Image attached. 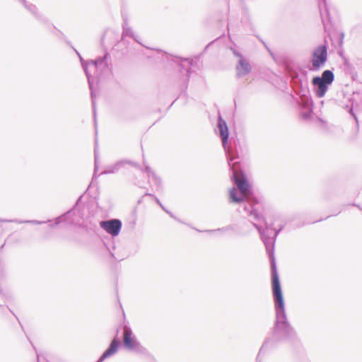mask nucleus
<instances>
[{
    "label": "nucleus",
    "mask_w": 362,
    "mask_h": 362,
    "mask_svg": "<svg viewBox=\"0 0 362 362\" xmlns=\"http://www.w3.org/2000/svg\"><path fill=\"white\" fill-rule=\"evenodd\" d=\"M272 281V290L274 303L275 320L269 336L265 338L259 353L256 362H262L260 356L264 354L266 349H273L283 342L295 344L298 341L297 333L291 326L285 310V302L280 281Z\"/></svg>",
    "instance_id": "f257e3e1"
},
{
    "label": "nucleus",
    "mask_w": 362,
    "mask_h": 362,
    "mask_svg": "<svg viewBox=\"0 0 362 362\" xmlns=\"http://www.w3.org/2000/svg\"><path fill=\"white\" fill-rule=\"evenodd\" d=\"M217 127L222 146L226 152L227 162L229 166L230 180L238 187L243 195L238 196L234 188L229 190L230 202L240 204L245 201L246 196L252 194V187L244 172L242 170L239 160L238 141H229V130L226 122L218 115Z\"/></svg>",
    "instance_id": "f03ea898"
},
{
    "label": "nucleus",
    "mask_w": 362,
    "mask_h": 362,
    "mask_svg": "<svg viewBox=\"0 0 362 362\" xmlns=\"http://www.w3.org/2000/svg\"><path fill=\"white\" fill-rule=\"evenodd\" d=\"M67 44L71 47L78 57L83 69L86 75L88 86L90 90L95 126H96V105L94 99L95 95L93 91V84L95 82L97 83L100 77L106 76L111 72V69H110L107 62L108 54L106 53L103 57H98L95 60L86 62L83 59L80 53L72 45H71L70 42L67 41Z\"/></svg>",
    "instance_id": "7ed1b4c3"
},
{
    "label": "nucleus",
    "mask_w": 362,
    "mask_h": 362,
    "mask_svg": "<svg viewBox=\"0 0 362 362\" xmlns=\"http://www.w3.org/2000/svg\"><path fill=\"white\" fill-rule=\"evenodd\" d=\"M252 225L258 230L269 256L271 267V281H275L276 279L277 281H280L274 257V246L276 238L279 233L284 229V226L281 225L278 230L271 228V230H272V233L269 231H264L262 227L255 223H252Z\"/></svg>",
    "instance_id": "20e7f679"
},
{
    "label": "nucleus",
    "mask_w": 362,
    "mask_h": 362,
    "mask_svg": "<svg viewBox=\"0 0 362 362\" xmlns=\"http://www.w3.org/2000/svg\"><path fill=\"white\" fill-rule=\"evenodd\" d=\"M82 197L81 195L78 198L72 209L56 218L54 223L51 224L50 227L57 226L63 222H68L72 225L82 226L85 219V208L80 204Z\"/></svg>",
    "instance_id": "39448f33"
},
{
    "label": "nucleus",
    "mask_w": 362,
    "mask_h": 362,
    "mask_svg": "<svg viewBox=\"0 0 362 362\" xmlns=\"http://www.w3.org/2000/svg\"><path fill=\"white\" fill-rule=\"evenodd\" d=\"M334 80V74L329 69L325 70L321 76H314L312 79V84L315 95L320 98L324 97Z\"/></svg>",
    "instance_id": "423d86ee"
},
{
    "label": "nucleus",
    "mask_w": 362,
    "mask_h": 362,
    "mask_svg": "<svg viewBox=\"0 0 362 362\" xmlns=\"http://www.w3.org/2000/svg\"><path fill=\"white\" fill-rule=\"evenodd\" d=\"M122 339L123 346L126 349L135 351L141 354L146 353V349L137 340L136 337L128 325H123Z\"/></svg>",
    "instance_id": "0eeeda50"
},
{
    "label": "nucleus",
    "mask_w": 362,
    "mask_h": 362,
    "mask_svg": "<svg viewBox=\"0 0 362 362\" xmlns=\"http://www.w3.org/2000/svg\"><path fill=\"white\" fill-rule=\"evenodd\" d=\"M172 61L175 62L178 71L180 72V75L183 76L184 77L182 79V90H181V93H185L192 73L191 68L193 66V60L189 58L173 57Z\"/></svg>",
    "instance_id": "6e6552de"
},
{
    "label": "nucleus",
    "mask_w": 362,
    "mask_h": 362,
    "mask_svg": "<svg viewBox=\"0 0 362 362\" xmlns=\"http://www.w3.org/2000/svg\"><path fill=\"white\" fill-rule=\"evenodd\" d=\"M327 48L328 46L323 44L314 49L311 55L310 70L317 71L325 66L328 58Z\"/></svg>",
    "instance_id": "1a4fd4ad"
},
{
    "label": "nucleus",
    "mask_w": 362,
    "mask_h": 362,
    "mask_svg": "<svg viewBox=\"0 0 362 362\" xmlns=\"http://www.w3.org/2000/svg\"><path fill=\"white\" fill-rule=\"evenodd\" d=\"M230 50L233 54L238 58V63L235 66L237 77L240 78L249 74L252 71V66L250 62L243 57L242 53L235 47H230Z\"/></svg>",
    "instance_id": "9d476101"
},
{
    "label": "nucleus",
    "mask_w": 362,
    "mask_h": 362,
    "mask_svg": "<svg viewBox=\"0 0 362 362\" xmlns=\"http://www.w3.org/2000/svg\"><path fill=\"white\" fill-rule=\"evenodd\" d=\"M258 204V201L256 199L250 200L245 206V211H247L249 216H252L255 221L263 220L265 229H263L264 231H269L272 233L271 228H274L272 225L268 224L266 220L262 217V216L258 213L256 205Z\"/></svg>",
    "instance_id": "9b49d317"
},
{
    "label": "nucleus",
    "mask_w": 362,
    "mask_h": 362,
    "mask_svg": "<svg viewBox=\"0 0 362 362\" xmlns=\"http://www.w3.org/2000/svg\"><path fill=\"white\" fill-rule=\"evenodd\" d=\"M100 226L112 237H116L121 231L122 223L118 218H112L107 221H100Z\"/></svg>",
    "instance_id": "f8f14e48"
},
{
    "label": "nucleus",
    "mask_w": 362,
    "mask_h": 362,
    "mask_svg": "<svg viewBox=\"0 0 362 362\" xmlns=\"http://www.w3.org/2000/svg\"><path fill=\"white\" fill-rule=\"evenodd\" d=\"M301 109L300 115L304 119H310L313 114V101L310 97L304 95L298 101Z\"/></svg>",
    "instance_id": "ddd939ff"
},
{
    "label": "nucleus",
    "mask_w": 362,
    "mask_h": 362,
    "mask_svg": "<svg viewBox=\"0 0 362 362\" xmlns=\"http://www.w3.org/2000/svg\"><path fill=\"white\" fill-rule=\"evenodd\" d=\"M127 164L130 165L134 168L141 170V165L130 160H118L115 163L110 165L107 167L106 170L101 173L102 175L105 174H114L117 173L121 168H124Z\"/></svg>",
    "instance_id": "4468645a"
},
{
    "label": "nucleus",
    "mask_w": 362,
    "mask_h": 362,
    "mask_svg": "<svg viewBox=\"0 0 362 362\" xmlns=\"http://www.w3.org/2000/svg\"><path fill=\"white\" fill-rule=\"evenodd\" d=\"M119 329H117V333L113 339L111 341L107 349L102 354L98 360L96 362H103L106 358L115 354L118 348L120 345V342L118 339Z\"/></svg>",
    "instance_id": "2eb2a0df"
},
{
    "label": "nucleus",
    "mask_w": 362,
    "mask_h": 362,
    "mask_svg": "<svg viewBox=\"0 0 362 362\" xmlns=\"http://www.w3.org/2000/svg\"><path fill=\"white\" fill-rule=\"evenodd\" d=\"M318 8L325 28H326L330 21V16L327 0H318Z\"/></svg>",
    "instance_id": "dca6fc26"
},
{
    "label": "nucleus",
    "mask_w": 362,
    "mask_h": 362,
    "mask_svg": "<svg viewBox=\"0 0 362 362\" xmlns=\"http://www.w3.org/2000/svg\"><path fill=\"white\" fill-rule=\"evenodd\" d=\"M127 36L132 37L136 42L143 46L141 42L138 40L137 37L134 35L132 28L128 25L127 20L124 19V23L122 24V38L124 39Z\"/></svg>",
    "instance_id": "f3484780"
},
{
    "label": "nucleus",
    "mask_w": 362,
    "mask_h": 362,
    "mask_svg": "<svg viewBox=\"0 0 362 362\" xmlns=\"http://www.w3.org/2000/svg\"><path fill=\"white\" fill-rule=\"evenodd\" d=\"M22 4L24 7L28 10L38 21L44 22L45 21V18L42 16L37 13V8L35 6L28 4L25 0H23Z\"/></svg>",
    "instance_id": "a211bd4d"
},
{
    "label": "nucleus",
    "mask_w": 362,
    "mask_h": 362,
    "mask_svg": "<svg viewBox=\"0 0 362 362\" xmlns=\"http://www.w3.org/2000/svg\"><path fill=\"white\" fill-rule=\"evenodd\" d=\"M236 229V225L235 224H230L228 225L223 228H219L214 230H206L204 232L208 233H212L215 232H228V231H235Z\"/></svg>",
    "instance_id": "6ab92c4d"
},
{
    "label": "nucleus",
    "mask_w": 362,
    "mask_h": 362,
    "mask_svg": "<svg viewBox=\"0 0 362 362\" xmlns=\"http://www.w3.org/2000/svg\"><path fill=\"white\" fill-rule=\"evenodd\" d=\"M0 222H16L18 223H33V224L40 225V224L51 222V220H47V221H36V220L17 221V220H1V219H0Z\"/></svg>",
    "instance_id": "aec40b11"
},
{
    "label": "nucleus",
    "mask_w": 362,
    "mask_h": 362,
    "mask_svg": "<svg viewBox=\"0 0 362 362\" xmlns=\"http://www.w3.org/2000/svg\"><path fill=\"white\" fill-rule=\"evenodd\" d=\"M94 156H95V165H94V173H93V179L96 178V173L98 170V164H97L98 153H97L96 147H95V149H94Z\"/></svg>",
    "instance_id": "412c9836"
},
{
    "label": "nucleus",
    "mask_w": 362,
    "mask_h": 362,
    "mask_svg": "<svg viewBox=\"0 0 362 362\" xmlns=\"http://www.w3.org/2000/svg\"><path fill=\"white\" fill-rule=\"evenodd\" d=\"M152 177L154 179L156 185H158V186L161 184V180L160 177H158L156 174L155 173H152Z\"/></svg>",
    "instance_id": "4be33fe9"
},
{
    "label": "nucleus",
    "mask_w": 362,
    "mask_h": 362,
    "mask_svg": "<svg viewBox=\"0 0 362 362\" xmlns=\"http://www.w3.org/2000/svg\"><path fill=\"white\" fill-rule=\"evenodd\" d=\"M349 114H350V115L354 117V119H355V121L356 122L357 126H358V121L357 116H356V114L354 113V110H353V108H352V107L349 110Z\"/></svg>",
    "instance_id": "5701e85b"
},
{
    "label": "nucleus",
    "mask_w": 362,
    "mask_h": 362,
    "mask_svg": "<svg viewBox=\"0 0 362 362\" xmlns=\"http://www.w3.org/2000/svg\"><path fill=\"white\" fill-rule=\"evenodd\" d=\"M144 171L148 173V177H150L151 175L152 176V173H153V171H151V168L148 165L146 166Z\"/></svg>",
    "instance_id": "b1692460"
},
{
    "label": "nucleus",
    "mask_w": 362,
    "mask_h": 362,
    "mask_svg": "<svg viewBox=\"0 0 362 362\" xmlns=\"http://www.w3.org/2000/svg\"><path fill=\"white\" fill-rule=\"evenodd\" d=\"M155 199H156V203L160 206V207L163 211H164V210H165V209H166V208L165 207V206H163V205L162 204V203L160 202V201L157 197H156Z\"/></svg>",
    "instance_id": "393cba45"
},
{
    "label": "nucleus",
    "mask_w": 362,
    "mask_h": 362,
    "mask_svg": "<svg viewBox=\"0 0 362 362\" xmlns=\"http://www.w3.org/2000/svg\"><path fill=\"white\" fill-rule=\"evenodd\" d=\"M169 216L174 218L175 220L177 221L178 222L180 223H182L178 218H177L172 212H170V214H169Z\"/></svg>",
    "instance_id": "a878e982"
},
{
    "label": "nucleus",
    "mask_w": 362,
    "mask_h": 362,
    "mask_svg": "<svg viewBox=\"0 0 362 362\" xmlns=\"http://www.w3.org/2000/svg\"><path fill=\"white\" fill-rule=\"evenodd\" d=\"M213 43V41L209 43L204 48V52L206 51V49L209 48V47Z\"/></svg>",
    "instance_id": "bb28decb"
},
{
    "label": "nucleus",
    "mask_w": 362,
    "mask_h": 362,
    "mask_svg": "<svg viewBox=\"0 0 362 362\" xmlns=\"http://www.w3.org/2000/svg\"><path fill=\"white\" fill-rule=\"evenodd\" d=\"M164 211L168 214V215L170 214L171 211H170L168 209H165V210H164Z\"/></svg>",
    "instance_id": "cd10ccee"
},
{
    "label": "nucleus",
    "mask_w": 362,
    "mask_h": 362,
    "mask_svg": "<svg viewBox=\"0 0 362 362\" xmlns=\"http://www.w3.org/2000/svg\"><path fill=\"white\" fill-rule=\"evenodd\" d=\"M354 206H356L357 207H358L361 210H362V206H359V205H356L355 204H353Z\"/></svg>",
    "instance_id": "c85d7f7f"
},
{
    "label": "nucleus",
    "mask_w": 362,
    "mask_h": 362,
    "mask_svg": "<svg viewBox=\"0 0 362 362\" xmlns=\"http://www.w3.org/2000/svg\"><path fill=\"white\" fill-rule=\"evenodd\" d=\"M37 362H40V356L38 354H37Z\"/></svg>",
    "instance_id": "c756f323"
},
{
    "label": "nucleus",
    "mask_w": 362,
    "mask_h": 362,
    "mask_svg": "<svg viewBox=\"0 0 362 362\" xmlns=\"http://www.w3.org/2000/svg\"><path fill=\"white\" fill-rule=\"evenodd\" d=\"M10 311H11V312L13 313V315L16 317V320H18L19 321L18 317H17L15 315V314L12 312V310H10Z\"/></svg>",
    "instance_id": "7c9ffc66"
},
{
    "label": "nucleus",
    "mask_w": 362,
    "mask_h": 362,
    "mask_svg": "<svg viewBox=\"0 0 362 362\" xmlns=\"http://www.w3.org/2000/svg\"><path fill=\"white\" fill-rule=\"evenodd\" d=\"M146 195H148V196H153V194H149V193H146Z\"/></svg>",
    "instance_id": "2f4dec72"
},
{
    "label": "nucleus",
    "mask_w": 362,
    "mask_h": 362,
    "mask_svg": "<svg viewBox=\"0 0 362 362\" xmlns=\"http://www.w3.org/2000/svg\"><path fill=\"white\" fill-rule=\"evenodd\" d=\"M20 2L23 3V0H18Z\"/></svg>",
    "instance_id": "473e14b6"
},
{
    "label": "nucleus",
    "mask_w": 362,
    "mask_h": 362,
    "mask_svg": "<svg viewBox=\"0 0 362 362\" xmlns=\"http://www.w3.org/2000/svg\"><path fill=\"white\" fill-rule=\"evenodd\" d=\"M227 1H228V0H226Z\"/></svg>",
    "instance_id": "72a5a7b5"
}]
</instances>
